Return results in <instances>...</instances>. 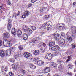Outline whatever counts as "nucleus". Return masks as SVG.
I'll list each match as a JSON object with an SVG mask.
<instances>
[{"label": "nucleus", "instance_id": "603ef678", "mask_svg": "<svg viewBox=\"0 0 76 76\" xmlns=\"http://www.w3.org/2000/svg\"><path fill=\"white\" fill-rule=\"evenodd\" d=\"M32 6V4L31 3L28 4V7H31Z\"/></svg>", "mask_w": 76, "mask_h": 76}, {"label": "nucleus", "instance_id": "c9c22d12", "mask_svg": "<svg viewBox=\"0 0 76 76\" xmlns=\"http://www.w3.org/2000/svg\"><path fill=\"white\" fill-rule=\"evenodd\" d=\"M29 29H28V31L27 32H28L29 34H32V30Z\"/></svg>", "mask_w": 76, "mask_h": 76}, {"label": "nucleus", "instance_id": "c03bdc74", "mask_svg": "<svg viewBox=\"0 0 76 76\" xmlns=\"http://www.w3.org/2000/svg\"><path fill=\"white\" fill-rule=\"evenodd\" d=\"M51 27H50V26H49V27L47 28V31H49V30H50V29H52V28H51Z\"/></svg>", "mask_w": 76, "mask_h": 76}, {"label": "nucleus", "instance_id": "39448f33", "mask_svg": "<svg viewBox=\"0 0 76 76\" xmlns=\"http://www.w3.org/2000/svg\"><path fill=\"white\" fill-rule=\"evenodd\" d=\"M60 49V47L57 45H55L54 47L51 48V50L53 51H57L58 50H59Z\"/></svg>", "mask_w": 76, "mask_h": 76}, {"label": "nucleus", "instance_id": "20e7f679", "mask_svg": "<svg viewBox=\"0 0 76 76\" xmlns=\"http://www.w3.org/2000/svg\"><path fill=\"white\" fill-rule=\"evenodd\" d=\"M41 40V38L39 37H38L37 38H34L33 39L32 42L34 44H37L39 42V41Z\"/></svg>", "mask_w": 76, "mask_h": 76}, {"label": "nucleus", "instance_id": "8fccbe9b", "mask_svg": "<svg viewBox=\"0 0 76 76\" xmlns=\"http://www.w3.org/2000/svg\"><path fill=\"white\" fill-rule=\"evenodd\" d=\"M42 53H44V52H45V50L44 49H42Z\"/></svg>", "mask_w": 76, "mask_h": 76}, {"label": "nucleus", "instance_id": "052dcab7", "mask_svg": "<svg viewBox=\"0 0 76 76\" xmlns=\"http://www.w3.org/2000/svg\"><path fill=\"white\" fill-rule=\"evenodd\" d=\"M44 9H45V8H42V10H44Z\"/></svg>", "mask_w": 76, "mask_h": 76}, {"label": "nucleus", "instance_id": "a19ab883", "mask_svg": "<svg viewBox=\"0 0 76 76\" xmlns=\"http://www.w3.org/2000/svg\"><path fill=\"white\" fill-rule=\"evenodd\" d=\"M37 1L36 0H31V3H35V2H36Z\"/></svg>", "mask_w": 76, "mask_h": 76}, {"label": "nucleus", "instance_id": "864d4df0", "mask_svg": "<svg viewBox=\"0 0 76 76\" xmlns=\"http://www.w3.org/2000/svg\"><path fill=\"white\" fill-rule=\"evenodd\" d=\"M70 60L67 59V60L66 61V63H68V62H69V61H70Z\"/></svg>", "mask_w": 76, "mask_h": 76}, {"label": "nucleus", "instance_id": "774afa93", "mask_svg": "<svg viewBox=\"0 0 76 76\" xmlns=\"http://www.w3.org/2000/svg\"><path fill=\"white\" fill-rule=\"evenodd\" d=\"M36 0V1H37V0Z\"/></svg>", "mask_w": 76, "mask_h": 76}, {"label": "nucleus", "instance_id": "c756f323", "mask_svg": "<svg viewBox=\"0 0 76 76\" xmlns=\"http://www.w3.org/2000/svg\"><path fill=\"white\" fill-rule=\"evenodd\" d=\"M31 29L33 30V31H35V30H36L37 29V28L36 27L34 26H31Z\"/></svg>", "mask_w": 76, "mask_h": 76}, {"label": "nucleus", "instance_id": "de8ad7c7", "mask_svg": "<svg viewBox=\"0 0 76 76\" xmlns=\"http://www.w3.org/2000/svg\"><path fill=\"white\" fill-rule=\"evenodd\" d=\"M12 50H16V48L15 47H14L13 48H12Z\"/></svg>", "mask_w": 76, "mask_h": 76}, {"label": "nucleus", "instance_id": "79ce46f5", "mask_svg": "<svg viewBox=\"0 0 76 76\" xmlns=\"http://www.w3.org/2000/svg\"><path fill=\"white\" fill-rule=\"evenodd\" d=\"M2 44H3V42H2V41H0V47H1Z\"/></svg>", "mask_w": 76, "mask_h": 76}, {"label": "nucleus", "instance_id": "9d476101", "mask_svg": "<svg viewBox=\"0 0 76 76\" xmlns=\"http://www.w3.org/2000/svg\"><path fill=\"white\" fill-rule=\"evenodd\" d=\"M23 30L25 32H28V29H29V28H28V26H24L23 27Z\"/></svg>", "mask_w": 76, "mask_h": 76}, {"label": "nucleus", "instance_id": "a211bd4d", "mask_svg": "<svg viewBox=\"0 0 76 76\" xmlns=\"http://www.w3.org/2000/svg\"><path fill=\"white\" fill-rule=\"evenodd\" d=\"M11 27L12 25H11V24H10V22H9L8 24V26H7V28L8 30H11Z\"/></svg>", "mask_w": 76, "mask_h": 76}, {"label": "nucleus", "instance_id": "a18cd8bd", "mask_svg": "<svg viewBox=\"0 0 76 76\" xmlns=\"http://www.w3.org/2000/svg\"><path fill=\"white\" fill-rule=\"evenodd\" d=\"M61 36H62V37H64V36L65 34H64V33L63 32H62L61 33Z\"/></svg>", "mask_w": 76, "mask_h": 76}, {"label": "nucleus", "instance_id": "bb28decb", "mask_svg": "<svg viewBox=\"0 0 76 76\" xmlns=\"http://www.w3.org/2000/svg\"><path fill=\"white\" fill-rule=\"evenodd\" d=\"M12 66L13 69H17V66L15 64H13Z\"/></svg>", "mask_w": 76, "mask_h": 76}, {"label": "nucleus", "instance_id": "412c9836", "mask_svg": "<svg viewBox=\"0 0 76 76\" xmlns=\"http://www.w3.org/2000/svg\"><path fill=\"white\" fill-rule=\"evenodd\" d=\"M11 32H12V34H13V35H14V36H15V33H16V30L15 28H13L12 29Z\"/></svg>", "mask_w": 76, "mask_h": 76}, {"label": "nucleus", "instance_id": "37998d69", "mask_svg": "<svg viewBox=\"0 0 76 76\" xmlns=\"http://www.w3.org/2000/svg\"><path fill=\"white\" fill-rule=\"evenodd\" d=\"M22 73L23 74H24V75H26V72L25 70H23L22 71Z\"/></svg>", "mask_w": 76, "mask_h": 76}, {"label": "nucleus", "instance_id": "dca6fc26", "mask_svg": "<svg viewBox=\"0 0 76 76\" xmlns=\"http://www.w3.org/2000/svg\"><path fill=\"white\" fill-rule=\"evenodd\" d=\"M5 55V53L4 51L3 50H1L0 51V56L1 57H4Z\"/></svg>", "mask_w": 76, "mask_h": 76}, {"label": "nucleus", "instance_id": "5fc2aeb1", "mask_svg": "<svg viewBox=\"0 0 76 76\" xmlns=\"http://www.w3.org/2000/svg\"><path fill=\"white\" fill-rule=\"evenodd\" d=\"M76 5V2H74L73 3V5H75H75Z\"/></svg>", "mask_w": 76, "mask_h": 76}, {"label": "nucleus", "instance_id": "4c0bfd02", "mask_svg": "<svg viewBox=\"0 0 76 76\" xmlns=\"http://www.w3.org/2000/svg\"><path fill=\"white\" fill-rule=\"evenodd\" d=\"M12 18H17V17L16 16V14H13Z\"/></svg>", "mask_w": 76, "mask_h": 76}, {"label": "nucleus", "instance_id": "7c9ffc66", "mask_svg": "<svg viewBox=\"0 0 76 76\" xmlns=\"http://www.w3.org/2000/svg\"><path fill=\"white\" fill-rule=\"evenodd\" d=\"M71 45L72 46V48H73V49H74V48H75L76 47V45H75L74 43L72 44Z\"/></svg>", "mask_w": 76, "mask_h": 76}, {"label": "nucleus", "instance_id": "393cba45", "mask_svg": "<svg viewBox=\"0 0 76 76\" xmlns=\"http://www.w3.org/2000/svg\"><path fill=\"white\" fill-rule=\"evenodd\" d=\"M67 39L69 42H72V37H71L70 36H68V37Z\"/></svg>", "mask_w": 76, "mask_h": 76}, {"label": "nucleus", "instance_id": "e2e57ef3", "mask_svg": "<svg viewBox=\"0 0 76 76\" xmlns=\"http://www.w3.org/2000/svg\"><path fill=\"white\" fill-rule=\"evenodd\" d=\"M1 71H2V72H4V70L3 69H2L1 70Z\"/></svg>", "mask_w": 76, "mask_h": 76}, {"label": "nucleus", "instance_id": "bf43d9fd", "mask_svg": "<svg viewBox=\"0 0 76 76\" xmlns=\"http://www.w3.org/2000/svg\"><path fill=\"white\" fill-rule=\"evenodd\" d=\"M47 76H50V74H48L47 75Z\"/></svg>", "mask_w": 76, "mask_h": 76}, {"label": "nucleus", "instance_id": "4d7b16f0", "mask_svg": "<svg viewBox=\"0 0 76 76\" xmlns=\"http://www.w3.org/2000/svg\"><path fill=\"white\" fill-rule=\"evenodd\" d=\"M44 32L41 33L40 34H41V35H44Z\"/></svg>", "mask_w": 76, "mask_h": 76}, {"label": "nucleus", "instance_id": "e433bc0d", "mask_svg": "<svg viewBox=\"0 0 76 76\" xmlns=\"http://www.w3.org/2000/svg\"><path fill=\"white\" fill-rule=\"evenodd\" d=\"M31 60L32 61H35V60H36L34 58H31Z\"/></svg>", "mask_w": 76, "mask_h": 76}, {"label": "nucleus", "instance_id": "4be33fe9", "mask_svg": "<svg viewBox=\"0 0 76 76\" xmlns=\"http://www.w3.org/2000/svg\"><path fill=\"white\" fill-rule=\"evenodd\" d=\"M34 53L35 56L38 55L39 54V51L38 50H36L34 52Z\"/></svg>", "mask_w": 76, "mask_h": 76}, {"label": "nucleus", "instance_id": "72a5a7b5", "mask_svg": "<svg viewBox=\"0 0 76 76\" xmlns=\"http://www.w3.org/2000/svg\"><path fill=\"white\" fill-rule=\"evenodd\" d=\"M3 7L2 6H0V11H3L4 10Z\"/></svg>", "mask_w": 76, "mask_h": 76}, {"label": "nucleus", "instance_id": "1a4fd4ad", "mask_svg": "<svg viewBox=\"0 0 76 76\" xmlns=\"http://www.w3.org/2000/svg\"><path fill=\"white\" fill-rule=\"evenodd\" d=\"M23 54L24 57L26 58H28L31 56V54L28 52H25Z\"/></svg>", "mask_w": 76, "mask_h": 76}, {"label": "nucleus", "instance_id": "473e14b6", "mask_svg": "<svg viewBox=\"0 0 76 76\" xmlns=\"http://www.w3.org/2000/svg\"><path fill=\"white\" fill-rule=\"evenodd\" d=\"M10 62H11V63H13L14 61H15V59H14V58L11 59H10Z\"/></svg>", "mask_w": 76, "mask_h": 76}, {"label": "nucleus", "instance_id": "58836bf2", "mask_svg": "<svg viewBox=\"0 0 76 76\" xmlns=\"http://www.w3.org/2000/svg\"><path fill=\"white\" fill-rule=\"evenodd\" d=\"M7 3L8 4V5H10L11 4V3H10V1H9V0H8L7 1Z\"/></svg>", "mask_w": 76, "mask_h": 76}, {"label": "nucleus", "instance_id": "423d86ee", "mask_svg": "<svg viewBox=\"0 0 76 76\" xmlns=\"http://www.w3.org/2000/svg\"><path fill=\"white\" fill-rule=\"evenodd\" d=\"M53 55L51 54V53H48L46 56L45 58L46 59H48L49 60H51L52 59V57Z\"/></svg>", "mask_w": 76, "mask_h": 76}, {"label": "nucleus", "instance_id": "6e6552de", "mask_svg": "<svg viewBox=\"0 0 76 76\" xmlns=\"http://www.w3.org/2000/svg\"><path fill=\"white\" fill-rule=\"evenodd\" d=\"M71 30L72 31V34L75 35V34H76V27L75 26L72 27Z\"/></svg>", "mask_w": 76, "mask_h": 76}, {"label": "nucleus", "instance_id": "f704fd0d", "mask_svg": "<svg viewBox=\"0 0 76 76\" xmlns=\"http://www.w3.org/2000/svg\"><path fill=\"white\" fill-rule=\"evenodd\" d=\"M9 75L10 76H14V74L12 72H10L9 73Z\"/></svg>", "mask_w": 76, "mask_h": 76}, {"label": "nucleus", "instance_id": "680f3d73", "mask_svg": "<svg viewBox=\"0 0 76 76\" xmlns=\"http://www.w3.org/2000/svg\"><path fill=\"white\" fill-rule=\"evenodd\" d=\"M60 62H61V61H58L57 62L58 63H60Z\"/></svg>", "mask_w": 76, "mask_h": 76}, {"label": "nucleus", "instance_id": "f3484780", "mask_svg": "<svg viewBox=\"0 0 76 76\" xmlns=\"http://www.w3.org/2000/svg\"><path fill=\"white\" fill-rule=\"evenodd\" d=\"M23 38L24 40H26L28 38V35L26 34H24L23 35Z\"/></svg>", "mask_w": 76, "mask_h": 76}, {"label": "nucleus", "instance_id": "b1692460", "mask_svg": "<svg viewBox=\"0 0 76 76\" xmlns=\"http://www.w3.org/2000/svg\"><path fill=\"white\" fill-rule=\"evenodd\" d=\"M30 68L32 70H34L36 68V66L33 64H31L30 65Z\"/></svg>", "mask_w": 76, "mask_h": 76}, {"label": "nucleus", "instance_id": "9b49d317", "mask_svg": "<svg viewBox=\"0 0 76 76\" xmlns=\"http://www.w3.org/2000/svg\"><path fill=\"white\" fill-rule=\"evenodd\" d=\"M37 64H38L39 66H42V65H44V63L42 61L39 60L37 62Z\"/></svg>", "mask_w": 76, "mask_h": 76}, {"label": "nucleus", "instance_id": "69168bd1", "mask_svg": "<svg viewBox=\"0 0 76 76\" xmlns=\"http://www.w3.org/2000/svg\"><path fill=\"white\" fill-rule=\"evenodd\" d=\"M3 12H1V13H3Z\"/></svg>", "mask_w": 76, "mask_h": 76}, {"label": "nucleus", "instance_id": "0e129e2a", "mask_svg": "<svg viewBox=\"0 0 76 76\" xmlns=\"http://www.w3.org/2000/svg\"><path fill=\"white\" fill-rule=\"evenodd\" d=\"M27 76H31V75H28Z\"/></svg>", "mask_w": 76, "mask_h": 76}, {"label": "nucleus", "instance_id": "aec40b11", "mask_svg": "<svg viewBox=\"0 0 76 76\" xmlns=\"http://www.w3.org/2000/svg\"><path fill=\"white\" fill-rule=\"evenodd\" d=\"M60 25L59 26V28H61V29H64V28L65 25L64 24H63V23H61Z\"/></svg>", "mask_w": 76, "mask_h": 76}, {"label": "nucleus", "instance_id": "cd10ccee", "mask_svg": "<svg viewBox=\"0 0 76 76\" xmlns=\"http://www.w3.org/2000/svg\"><path fill=\"white\" fill-rule=\"evenodd\" d=\"M23 45H20L18 47V48L19 49V50L22 51V50H23Z\"/></svg>", "mask_w": 76, "mask_h": 76}, {"label": "nucleus", "instance_id": "0eeeda50", "mask_svg": "<svg viewBox=\"0 0 76 76\" xmlns=\"http://www.w3.org/2000/svg\"><path fill=\"white\" fill-rule=\"evenodd\" d=\"M29 15V11H25L24 14L22 15V18L23 19H25L26 16H28Z\"/></svg>", "mask_w": 76, "mask_h": 76}, {"label": "nucleus", "instance_id": "5701e85b", "mask_svg": "<svg viewBox=\"0 0 76 76\" xmlns=\"http://www.w3.org/2000/svg\"><path fill=\"white\" fill-rule=\"evenodd\" d=\"M49 46L53 47L55 45V42H52L49 43Z\"/></svg>", "mask_w": 76, "mask_h": 76}, {"label": "nucleus", "instance_id": "f8f14e48", "mask_svg": "<svg viewBox=\"0 0 76 76\" xmlns=\"http://www.w3.org/2000/svg\"><path fill=\"white\" fill-rule=\"evenodd\" d=\"M17 36L19 38H21V34H22V31L20 30H18L17 31Z\"/></svg>", "mask_w": 76, "mask_h": 76}, {"label": "nucleus", "instance_id": "6e6d98bb", "mask_svg": "<svg viewBox=\"0 0 76 76\" xmlns=\"http://www.w3.org/2000/svg\"><path fill=\"white\" fill-rule=\"evenodd\" d=\"M54 76H60L59 75L55 74L54 75Z\"/></svg>", "mask_w": 76, "mask_h": 76}, {"label": "nucleus", "instance_id": "49530a36", "mask_svg": "<svg viewBox=\"0 0 76 76\" xmlns=\"http://www.w3.org/2000/svg\"><path fill=\"white\" fill-rule=\"evenodd\" d=\"M19 15H20V12H19V11H18V13L17 14H16V16L17 17H18V16H19Z\"/></svg>", "mask_w": 76, "mask_h": 76}, {"label": "nucleus", "instance_id": "c85d7f7f", "mask_svg": "<svg viewBox=\"0 0 76 76\" xmlns=\"http://www.w3.org/2000/svg\"><path fill=\"white\" fill-rule=\"evenodd\" d=\"M49 18H50V16L48 15H46L44 17V19L47 20V19H48Z\"/></svg>", "mask_w": 76, "mask_h": 76}, {"label": "nucleus", "instance_id": "f257e3e1", "mask_svg": "<svg viewBox=\"0 0 76 76\" xmlns=\"http://www.w3.org/2000/svg\"><path fill=\"white\" fill-rule=\"evenodd\" d=\"M54 38L56 40H58L59 43V45L60 47H64V43L65 42V40L61 38L60 37V35L58 34H56L54 35Z\"/></svg>", "mask_w": 76, "mask_h": 76}, {"label": "nucleus", "instance_id": "3c124183", "mask_svg": "<svg viewBox=\"0 0 76 76\" xmlns=\"http://www.w3.org/2000/svg\"><path fill=\"white\" fill-rule=\"evenodd\" d=\"M4 71H5V72H7V67L5 68Z\"/></svg>", "mask_w": 76, "mask_h": 76}, {"label": "nucleus", "instance_id": "7ed1b4c3", "mask_svg": "<svg viewBox=\"0 0 76 76\" xmlns=\"http://www.w3.org/2000/svg\"><path fill=\"white\" fill-rule=\"evenodd\" d=\"M4 45L6 47H11L12 46V43H10V41L7 40H4L3 42Z\"/></svg>", "mask_w": 76, "mask_h": 76}, {"label": "nucleus", "instance_id": "6ab92c4d", "mask_svg": "<svg viewBox=\"0 0 76 76\" xmlns=\"http://www.w3.org/2000/svg\"><path fill=\"white\" fill-rule=\"evenodd\" d=\"M44 71H45L46 73H48V72H50V68L48 67H46Z\"/></svg>", "mask_w": 76, "mask_h": 76}, {"label": "nucleus", "instance_id": "ddd939ff", "mask_svg": "<svg viewBox=\"0 0 76 76\" xmlns=\"http://www.w3.org/2000/svg\"><path fill=\"white\" fill-rule=\"evenodd\" d=\"M6 54L7 56H9L11 55V50H7L6 51Z\"/></svg>", "mask_w": 76, "mask_h": 76}, {"label": "nucleus", "instance_id": "f03ea898", "mask_svg": "<svg viewBox=\"0 0 76 76\" xmlns=\"http://www.w3.org/2000/svg\"><path fill=\"white\" fill-rule=\"evenodd\" d=\"M53 24H52V22L51 21H48L47 23L43 25V26L40 28H39L41 29H45L48 26H50V27H52Z\"/></svg>", "mask_w": 76, "mask_h": 76}, {"label": "nucleus", "instance_id": "ea45409f", "mask_svg": "<svg viewBox=\"0 0 76 76\" xmlns=\"http://www.w3.org/2000/svg\"><path fill=\"white\" fill-rule=\"evenodd\" d=\"M68 66H69V68H70V69H72V68H73L72 66V65H71L70 64Z\"/></svg>", "mask_w": 76, "mask_h": 76}, {"label": "nucleus", "instance_id": "4468645a", "mask_svg": "<svg viewBox=\"0 0 76 76\" xmlns=\"http://www.w3.org/2000/svg\"><path fill=\"white\" fill-rule=\"evenodd\" d=\"M3 35L5 38H9L10 37V34L8 33H4Z\"/></svg>", "mask_w": 76, "mask_h": 76}, {"label": "nucleus", "instance_id": "2eb2a0df", "mask_svg": "<svg viewBox=\"0 0 76 76\" xmlns=\"http://www.w3.org/2000/svg\"><path fill=\"white\" fill-rule=\"evenodd\" d=\"M46 45H47L45 43H40L38 45V47L39 48L43 46L44 47H45Z\"/></svg>", "mask_w": 76, "mask_h": 76}, {"label": "nucleus", "instance_id": "a878e982", "mask_svg": "<svg viewBox=\"0 0 76 76\" xmlns=\"http://www.w3.org/2000/svg\"><path fill=\"white\" fill-rule=\"evenodd\" d=\"M51 65H52L53 66L55 67H57L56 66L57 65L56 64V63L52 62H51Z\"/></svg>", "mask_w": 76, "mask_h": 76}, {"label": "nucleus", "instance_id": "2f4dec72", "mask_svg": "<svg viewBox=\"0 0 76 76\" xmlns=\"http://www.w3.org/2000/svg\"><path fill=\"white\" fill-rule=\"evenodd\" d=\"M67 74L68 75V76H72V73L70 72H67Z\"/></svg>", "mask_w": 76, "mask_h": 76}, {"label": "nucleus", "instance_id": "09e8293b", "mask_svg": "<svg viewBox=\"0 0 76 76\" xmlns=\"http://www.w3.org/2000/svg\"><path fill=\"white\" fill-rule=\"evenodd\" d=\"M71 58H72V57H71V56H68V60H70Z\"/></svg>", "mask_w": 76, "mask_h": 76}, {"label": "nucleus", "instance_id": "13d9d810", "mask_svg": "<svg viewBox=\"0 0 76 76\" xmlns=\"http://www.w3.org/2000/svg\"><path fill=\"white\" fill-rule=\"evenodd\" d=\"M76 71V69H75L74 70V72H75Z\"/></svg>", "mask_w": 76, "mask_h": 76}, {"label": "nucleus", "instance_id": "338daca9", "mask_svg": "<svg viewBox=\"0 0 76 76\" xmlns=\"http://www.w3.org/2000/svg\"><path fill=\"white\" fill-rule=\"evenodd\" d=\"M75 64H76V61H75Z\"/></svg>", "mask_w": 76, "mask_h": 76}]
</instances>
